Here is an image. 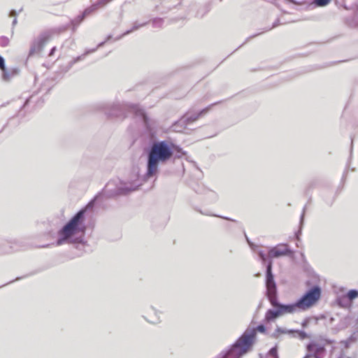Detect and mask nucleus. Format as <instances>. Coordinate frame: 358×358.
Masks as SVG:
<instances>
[{
	"label": "nucleus",
	"instance_id": "nucleus-1",
	"mask_svg": "<svg viewBox=\"0 0 358 358\" xmlns=\"http://www.w3.org/2000/svg\"><path fill=\"white\" fill-rule=\"evenodd\" d=\"M272 267L273 262L269 261L266 269V296L273 308H278L281 315L306 311L313 306L320 299L321 288L318 285H315L294 303L284 304L279 302L277 285Z\"/></svg>",
	"mask_w": 358,
	"mask_h": 358
},
{
	"label": "nucleus",
	"instance_id": "nucleus-2",
	"mask_svg": "<svg viewBox=\"0 0 358 358\" xmlns=\"http://www.w3.org/2000/svg\"><path fill=\"white\" fill-rule=\"evenodd\" d=\"M185 155L179 146L171 141H155L147 150L145 179L155 176L159 171L160 164H166L172 157L180 158Z\"/></svg>",
	"mask_w": 358,
	"mask_h": 358
},
{
	"label": "nucleus",
	"instance_id": "nucleus-3",
	"mask_svg": "<svg viewBox=\"0 0 358 358\" xmlns=\"http://www.w3.org/2000/svg\"><path fill=\"white\" fill-rule=\"evenodd\" d=\"M91 201L85 208L78 211L57 232V245L65 243L86 245L85 235L87 230L85 214L88 208L93 207Z\"/></svg>",
	"mask_w": 358,
	"mask_h": 358
},
{
	"label": "nucleus",
	"instance_id": "nucleus-4",
	"mask_svg": "<svg viewBox=\"0 0 358 358\" xmlns=\"http://www.w3.org/2000/svg\"><path fill=\"white\" fill-rule=\"evenodd\" d=\"M96 108L98 110H103L110 117L123 119L127 116V113H133L136 117L141 118L145 127L150 133L153 131L156 126V122L154 120L150 119L145 111L136 105L120 103L113 104L100 103L97 104Z\"/></svg>",
	"mask_w": 358,
	"mask_h": 358
},
{
	"label": "nucleus",
	"instance_id": "nucleus-5",
	"mask_svg": "<svg viewBox=\"0 0 358 358\" xmlns=\"http://www.w3.org/2000/svg\"><path fill=\"white\" fill-rule=\"evenodd\" d=\"M266 331L264 324H259L256 328H247L243 334L225 351L230 358H241L253 345L257 336V331L265 333Z\"/></svg>",
	"mask_w": 358,
	"mask_h": 358
},
{
	"label": "nucleus",
	"instance_id": "nucleus-6",
	"mask_svg": "<svg viewBox=\"0 0 358 358\" xmlns=\"http://www.w3.org/2000/svg\"><path fill=\"white\" fill-rule=\"evenodd\" d=\"M138 185L132 182H126L120 180L109 181L103 189L104 194L108 197L126 195L137 189Z\"/></svg>",
	"mask_w": 358,
	"mask_h": 358
},
{
	"label": "nucleus",
	"instance_id": "nucleus-7",
	"mask_svg": "<svg viewBox=\"0 0 358 358\" xmlns=\"http://www.w3.org/2000/svg\"><path fill=\"white\" fill-rule=\"evenodd\" d=\"M216 103H213L197 113H187L178 122H176L173 124V129L175 131H181L187 124L198 120L203 114L206 113L212 106H214Z\"/></svg>",
	"mask_w": 358,
	"mask_h": 358
},
{
	"label": "nucleus",
	"instance_id": "nucleus-8",
	"mask_svg": "<svg viewBox=\"0 0 358 358\" xmlns=\"http://www.w3.org/2000/svg\"><path fill=\"white\" fill-rule=\"evenodd\" d=\"M52 34L50 31H43L35 38L31 43L29 57L40 53L46 43L50 40Z\"/></svg>",
	"mask_w": 358,
	"mask_h": 358
},
{
	"label": "nucleus",
	"instance_id": "nucleus-9",
	"mask_svg": "<svg viewBox=\"0 0 358 358\" xmlns=\"http://www.w3.org/2000/svg\"><path fill=\"white\" fill-rule=\"evenodd\" d=\"M292 250L289 248L287 244H278L275 247L271 248L268 250V257L278 258L281 256L292 255Z\"/></svg>",
	"mask_w": 358,
	"mask_h": 358
},
{
	"label": "nucleus",
	"instance_id": "nucleus-10",
	"mask_svg": "<svg viewBox=\"0 0 358 358\" xmlns=\"http://www.w3.org/2000/svg\"><path fill=\"white\" fill-rule=\"evenodd\" d=\"M113 0H97L95 3L86 8L83 11V14L86 17L87 16L92 14L99 8L105 7L108 3L111 2Z\"/></svg>",
	"mask_w": 358,
	"mask_h": 358
},
{
	"label": "nucleus",
	"instance_id": "nucleus-11",
	"mask_svg": "<svg viewBox=\"0 0 358 358\" xmlns=\"http://www.w3.org/2000/svg\"><path fill=\"white\" fill-rule=\"evenodd\" d=\"M20 73V69L17 67L6 68L2 70V80L5 82H9L18 76Z\"/></svg>",
	"mask_w": 358,
	"mask_h": 358
},
{
	"label": "nucleus",
	"instance_id": "nucleus-12",
	"mask_svg": "<svg viewBox=\"0 0 358 358\" xmlns=\"http://www.w3.org/2000/svg\"><path fill=\"white\" fill-rule=\"evenodd\" d=\"M85 18V17L83 13L78 15L77 17L71 20L69 24H68L63 28V30H66L69 29L70 27H71L73 32H75L78 27L80 24V23L84 20Z\"/></svg>",
	"mask_w": 358,
	"mask_h": 358
},
{
	"label": "nucleus",
	"instance_id": "nucleus-13",
	"mask_svg": "<svg viewBox=\"0 0 358 358\" xmlns=\"http://www.w3.org/2000/svg\"><path fill=\"white\" fill-rule=\"evenodd\" d=\"M111 38H112V36H111V35H108V36H107V38H106V41H103V42H101V43H99L96 48L92 49V50H87V51H86L83 55H80V56H78V57H77L74 58L72 61H71V62H69V65L71 66H73L74 64H76V62H79V61H80V60L83 59L85 58V57L87 54H89V53H91V52H93L96 51V50L98 48H100V47L103 46V44H104L106 41H109Z\"/></svg>",
	"mask_w": 358,
	"mask_h": 358
},
{
	"label": "nucleus",
	"instance_id": "nucleus-14",
	"mask_svg": "<svg viewBox=\"0 0 358 358\" xmlns=\"http://www.w3.org/2000/svg\"><path fill=\"white\" fill-rule=\"evenodd\" d=\"M149 22H143V23H139L138 22H134L133 23V26L132 27L129 29V30H127L125 32H124L122 35H120V36L117 37L115 38V41H117V40H120L121 39L123 36H127L131 33H132L133 31H136L138 30V29L143 27H145V25H147L148 24Z\"/></svg>",
	"mask_w": 358,
	"mask_h": 358
},
{
	"label": "nucleus",
	"instance_id": "nucleus-15",
	"mask_svg": "<svg viewBox=\"0 0 358 358\" xmlns=\"http://www.w3.org/2000/svg\"><path fill=\"white\" fill-rule=\"evenodd\" d=\"M275 309H268L265 314V320L271 322L275 320L278 317L281 316L278 308H274Z\"/></svg>",
	"mask_w": 358,
	"mask_h": 358
},
{
	"label": "nucleus",
	"instance_id": "nucleus-16",
	"mask_svg": "<svg viewBox=\"0 0 358 358\" xmlns=\"http://www.w3.org/2000/svg\"><path fill=\"white\" fill-rule=\"evenodd\" d=\"M196 192L198 193L205 194L207 199H208L211 202L215 201L217 199V195L214 191L204 187H202L201 190H196Z\"/></svg>",
	"mask_w": 358,
	"mask_h": 358
},
{
	"label": "nucleus",
	"instance_id": "nucleus-17",
	"mask_svg": "<svg viewBox=\"0 0 358 358\" xmlns=\"http://www.w3.org/2000/svg\"><path fill=\"white\" fill-rule=\"evenodd\" d=\"M336 303L339 307L344 308H349L352 304L345 294L338 296Z\"/></svg>",
	"mask_w": 358,
	"mask_h": 358
},
{
	"label": "nucleus",
	"instance_id": "nucleus-18",
	"mask_svg": "<svg viewBox=\"0 0 358 358\" xmlns=\"http://www.w3.org/2000/svg\"><path fill=\"white\" fill-rule=\"evenodd\" d=\"M150 310L153 312V315H148L146 320L152 324H157L160 322V313L153 307H150Z\"/></svg>",
	"mask_w": 358,
	"mask_h": 358
},
{
	"label": "nucleus",
	"instance_id": "nucleus-19",
	"mask_svg": "<svg viewBox=\"0 0 358 358\" xmlns=\"http://www.w3.org/2000/svg\"><path fill=\"white\" fill-rule=\"evenodd\" d=\"M294 329H287L285 328H282L280 327H277L273 333L272 334L271 336L275 338H278L280 336V334H294Z\"/></svg>",
	"mask_w": 358,
	"mask_h": 358
},
{
	"label": "nucleus",
	"instance_id": "nucleus-20",
	"mask_svg": "<svg viewBox=\"0 0 358 358\" xmlns=\"http://www.w3.org/2000/svg\"><path fill=\"white\" fill-rule=\"evenodd\" d=\"M152 27L162 29L164 23V19L162 17H155L150 20Z\"/></svg>",
	"mask_w": 358,
	"mask_h": 358
},
{
	"label": "nucleus",
	"instance_id": "nucleus-21",
	"mask_svg": "<svg viewBox=\"0 0 358 358\" xmlns=\"http://www.w3.org/2000/svg\"><path fill=\"white\" fill-rule=\"evenodd\" d=\"M349 299V301L352 303L353 300L358 297V290L357 289H350L345 294Z\"/></svg>",
	"mask_w": 358,
	"mask_h": 358
},
{
	"label": "nucleus",
	"instance_id": "nucleus-22",
	"mask_svg": "<svg viewBox=\"0 0 358 358\" xmlns=\"http://www.w3.org/2000/svg\"><path fill=\"white\" fill-rule=\"evenodd\" d=\"M258 256L260 258V259L262 260V262L263 263H265L266 264V267L267 266V264H268V262L269 261H271L272 260L271 259V258H268V256L263 251V250H259L258 252Z\"/></svg>",
	"mask_w": 358,
	"mask_h": 358
},
{
	"label": "nucleus",
	"instance_id": "nucleus-23",
	"mask_svg": "<svg viewBox=\"0 0 358 358\" xmlns=\"http://www.w3.org/2000/svg\"><path fill=\"white\" fill-rule=\"evenodd\" d=\"M331 0H313L312 3L315 6L322 7L328 5Z\"/></svg>",
	"mask_w": 358,
	"mask_h": 358
},
{
	"label": "nucleus",
	"instance_id": "nucleus-24",
	"mask_svg": "<svg viewBox=\"0 0 358 358\" xmlns=\"http://www.w3.org/2000/svg\"><path fill=\"white\" fill-rule=\"evenodd\" d=\"M196 210L199 211L200 213H201L203 215H205L215 216V217H221V218L227 220H230V221H232V222H236L235 220L231 219V218H229L228 217H224V216H220V215H217L210 214L208 212H203L201 210Z\"/></svg>",
	"mask_w": 358,
	"mask_h": 358
},
{
	"label": "nucleus",
	"instance_id": "nucleus-25",
	"mask_svg": "<svg viewBox=\"0 0 358 358\" xmlns=\"http://www.w3.org/2000/svg\"><path fill=\"white\" fill-rule=\"evenodd\" d=\"M294 333H296L301 340H304L309 337L308 334L303 330H294Z\"/></svg>",
	"mask_w": 358,
	"mask_h": 358
},
{
	"label": "nucleus",
	"instance_id": "nucleus-26",
	"mask_svg": "<svg viewBox=\"0 0 358 358\" xmlns=\"http://www.w3.org/2000/svg\"><path fill=\"white\" fill-rule=\"evenodd\" d=\"M268 355L271 358H278L277 346L273 347L268 352Z\"/></svg>",
	"mask_w": 358,
	"mask_h": 358
},
{
	"label": "nucleus",
	"instance_id": "nucleus-27",
	"mask_svg": "<svg viewBox=\"0 0 358 358\" xmlns=\"http://www.w3.org/2000/svg\"><path fill=\"white\" fill-rule=\"evenodd\" d=\"M9 44V39L6 36H1L0 38V45L1 47H6Z\"/></svg>",
	"mask_w": 358,
	"mask_h": 358
},
{
	"label": "nucleus",
	"instance_id": "nucleus-28",
	"mask_svg": "<svg viewBox=\"0 0 358 358\" xmlns=\"http://www.w3.org/2000/svg\"><path fill=\"white\" fill-rule=\"evenodd\" d=\"M9 15L11 17H15L13 20V22H12V26H13V28L16 25V24L17 22V18H16L17 12L15 10H10Z\"/></svg>",
	"mask_w": 358,
	"mask_h": 358
},
{
	"label": "nucleus",
	"instance_id": "nucleus-29",
	"mask_svg": "<svg viewBox=\"0 0 358 358\" xmlns=\"http://www.w3.org/2000/svg\"><path fill=\"white\" fill-rule=\"evenodd\" d=\"M280 24V20H279V19H277V20L274 22V23L273 24L272 27H269V28H268V29H264L261 33H264V32H266V31H269V30L272 29L273 28L276 27H277V26H278Z\"/></svg>",
	"mask_w": 358,
	"mask_h": 358
},
{
	"label": "nucleus",
	"instance_id": "nucleus-30",
	"mask_svg": "<svg viewBox=\"0 0 358 358\" xmlns=\"http://www.w3.org/2000/svg\"><path fill=\"white\" fill-rule=\"evenodd\" d=\"M311 320H312L311 317H306V318H305L303 320V322H301L302 327L303 328H306L308 326V324H309V323H310Z\"/></svg>",
	"mask_w": 358,
	"mask_h": 358
},
{
	"label": "nucleus",
	"instance_id": "nucleus-31",
	"mask_svg": "<svg viewBox=\"0 0 358 358\" xmlns=\"http://www.w3.org/2000/svg\"><path fill=\"white\" fill-rule=\"evenodd\" d=\"M6 68L4 58L0 55V69L2 71Z\"/></svg>",
	"mask_w": 358,
	"mask_h": 358
},
{
	"label": "nucleus",
	"instance_id": "nucleus-32",
	"mask_svg": "<svg viewBox=\"0 0 358 358\" xmlns=\"http://www.w3.org/2000/svg\"><path fill=\"white\" fill-rule=\"evenodd\" d=\"M306 206H305L303 207V212L301 215V217H300V227H302V224H303V219H304V215H305V211H306Z\"/></svg>",
	"mask_w": 358,
	"mask_h": 358
},
{
	"label": "nucleus",
	"instance_id": "nucleus-33",
	"mask_svg": "<svg viewBox=\"0 0 358 358\" xmlns=\"http://www.w3.org/2000/svg\"><path fill=\"white\" fill-rule=\"evenodd\" d=\"M216 358H230L225 351L222 352Z\"/></svg>",
	"mask_w": 358,
	"mask_h": 358
},
{
	"label": "nucleus",
	"instance_id": "nucleus-34",
	"mask_svg": "<svg viewBox=\"0 0 358 358\" xmlns=\"http://www.w3.org/2000/svg\"><path fill=\"white\" fill-rule=\"evenodd\" d=\"M33 98V96H29L27 100L25 101L24 103L22 106V108H24L28 103L31 101Z\"/></svg>",
	"mask_w": 358,
	"mask_h": 358
},
{
	"label": "nucleus",
	"instance_id": "nucleus-35",
	"mask_svg": "<svg viewBox=\"0 0 358 358\" xmlns=\"http://www.w3.org/2000/svg\"><path fill=\"white\" fill-rule=\"evenodd\" d=\"M55 50H56V47H53V48L50 50V52H49V56H52V55H54V53H55Z\"/></svg>",
	"mask_w": 358,
	"mask_h": 358
},
{
	"label": "nucleus",
	"instance_id": "nucleus-36",
	"mask_svg": "<svg viewBox=\"0 0 358 358\" xmlns=\"http://www.w3.org/2000/svg\"><path fill=\"white\" fill-rule=\"evenodd\" d=\"M287 1H289V2L293 3H294V4H300V3H303V1H301V2H297V1H296L295 0H287Z\"/></svg>",
	"mask_w": 358,
	"mask_h": 358
},
{
	"label": "nucleus",
	"instance_id": "nucleus-37",
	"mask_svg": "<svg viewBox=\"0 0 358 358\" xmlns=\"http://www.w3.org/2000/svg\"><path fill=\"white\" fill-rule=\"evenodd\" d=\"M260 34H261V33H258V34H254V35L251 36L250 37H249V38H247L246 41H248L249 39H250V38H254V37H255V36H257L259 35Z\"/></svg>",
	"mask_w": 358,
	"mask_h": 358
},
{
	"label": "nucleus",
	"instance_id": "nucleus-38",
	"mask_svg": "<svg viewBox=\"0 0 358 358\" xmlns=\"http://www.w3.org/2000/svg\"><path fill=\"white\" fill-rule=\"evenodd\" d=\"M11 252V250H10V249H5V250H3L2 251V252H1V253H8V252Z\"/></svg>",
	"mask_w": 358,
	"mask_h": 358
},
{
	"label": "nucleus",
	"instance_id": "nucleus-39",
	"mask_svg": "<svg viewBox=\"0 0 358 358\" xmlns=\"http://www.w3.org/2000/svg\"><path fill=\"white\" fill-rule=\"evenodd\" d=\"M301 234V229L296 233V238L299 239V236Z\"/></svg>",
	"mask_w": 358,
	"mask_h": 358
},
{
	"label": "nucleus",
	"instance_id": "nucleus-40",
	"mask_svg": "<svg viewBox=\"0 0 358 358\" xmlns=\"http://www.w3.org/2000/svg\"><path fill=\"white\" fill-rule=\"evenodd\" d=\"M324 341H326V343H329V344H331V343H333V341H331V340L325 339Z\"/></svg>",
	"mask_w": 358,
	"mask_h": 358
},
{
	"label": "nucleus",
	"instance_id": "nucleus-41",
	"mask_svg": "<svg viewBox=\"0 0 358 358\" xmlns=\"http://www.w3.org/2000/svg\"><path fill=\"white\" fill-rule=\"evenodd\" d=\"M22 278V277H17L15 280H20Z\"/></svg>",
	"mask_w": 358,
	"mask_h": 358
},
{
	"label": "nucleus",
	"instance_id": "nucleus-42",
	"mask_svg": "<svg viewBox=\"0 0 358 358\" xmlns=\"http://www.w3.org/2000/svg\"><path fill=\"white\" fill-rule=\"evenodd\" d=\"M246 237V240L248 241V242H249V240H248V238L245 236Z\"/></svg>",
	"mask_w": 358,
	"mask_h": 358
},
{
	"label": "nucleus",
	"instance_id": "nucleus-43",
	"mask_svg": "<svg viewBox=\"0 0 358 358\" xmlns=\"http://www.w3.org/2000/svg\"><path fill=\"white\" fill-rule=\"evenodd\" d=\"M315 322L317 323V318H316V317H315Z\"/></svg>",
	"mask_w": 358,
	"mask_h": 358
},
{
	"label": "nucleus",
	"instance_id": "nucleus-44",
	"mask_svg": "<svg viewBox=\"0 0 358 358\" xmlns=\"http://www.w3.org/2000/svg\"><path fill=\"white\" fill-rule=\"evenodd\" d=\"M338 358H341V357H338Z\"/></svg>",
	"mask_w": 358,
	"mask_h": 358
}]
</instances>
